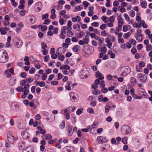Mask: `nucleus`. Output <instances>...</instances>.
Returning <instances> with one entry per match:
<instances>
[{"mask_svg": "<svg viewBox=\"0 0 152 152\" xmlns=\"http://www.w3.org/2000/svg\"><path fill=\"white\" fill-rule=\"evenodd\" d=\"M83 109V108H80L77 109L76 111V114L77 115H80L82 113Z\"/></svg>", "mask_w": 152, "mask_h": 152, "instance_id": "412c9836", "label": "nucleus"}, {"mask_svg": "<svg viewBox=\"0 0 152 152\" xmlns=\"http://www.w3.org/2000/svg\"><path fill=\"white\" fill-rule=\"evenodd\" d=\"M127 137H124L122 139V142L124 144H126L127 143Z\"/></svg>", "mask_w": 152, "mask_h": 152, "instance_id": "79ce46f5", "label": "nucleus"}, {"mask_svg": "<svg viewBox=\"0 0 152 152\" xmlns=\"http://www.w3.org/2000/svg\"><path fill=\"white\" fill-rule=\"evenodd\" d=\"M130 12V16L131 17H132V18L134 17L135 15V12L133 10H131Z\"/></svg>", "mask_w": 152, "mask_h": 152, "instance_id": "338daca9", "label": "nucleus"}, {"mask_svg": "<svg viewBox=\"0 0 152 152\" xmlns=\"http://www.w3.org/2000/svg\"><path fill=\"white\" fill-rule=\"evenodd\" d=\"M124 16L125 17V19L127 21H129L130 20V18L127 14H126V13L124 14Z\"/></svg>", "mask_w": 152, "mask_h": 152, "instance_id": "603ef678", "label": "nucleus"}, {"mask_svg": "<svg viewBox=\"0 0 152 152\" xmlns=\"http://www.w3.org/2000/svg\"><path fill=\"white\" fill-rule=\"evenodd\" d=\"M35 69L34 67H32L29 71V73L30 74H33L35 73Z\"/></svg>", "mask_w": 152, "mask_h": 152, "instance_id": "ea45409f", "label": "nucleus"}, {"mask_svg": "<svg viewBox=\"0 0 152 152\" xmlns=\"http://www.w3.org/2000/svg\"><path fill=\"white\" fill-rule=\"evenodd\" d=\"M74 94V92H71L69 94L71 99H72L75 100L76 99V97Z\"/></svg>", "mask_w": 152, "mask_h": 152, "instance_id": "4c0bfd02", "label": "nucleus"}, {"mask_svg": "<svg viewBox=\"0 0 152 152\" xmlns=\"http://www.w3.org/2000/svg\"><path fill=\"white\" fill-rule=\"evenodd\" d=\"M109 21L111 23H113L115 21V18L113 15L110 17L109 18Z\"/></svg>", "mask_w": 152, "mask_h": 152, "instance_id": "864d4df0", "label": "nucleus"}, {"mask_svg": "<svg viewBox=\"0 0 152 152\" xmlns=\"http://www.w3.org/2000/svg\"><path fill=\"white\" fill-rule=\"evenodd\" d=\"M65 58L64 56L63 55H62L61 56L60 55V56L58 57V59L60 60L63 61Z\"/></svg>", "mask_w": 152, "mask_h": 152, "instance_id": "4d7b16f0", "label": "nucleus"}, {"mask_svg": "<svg viewBox=\"0 0 152 152\" xmlns=\"http://www.w3.org/2000/svg\"><path fill=\"white\" fill-rule=\"evenodd\" d=\"M123 67L125 69L123 72L127 76L130 73L131 69L128 66H122L121 68H122Z\"/></svg>", "mask_w": 152, "mask_h": 152, "instance_id": "1a4fd4ad", "label": "nucleus"}, {"mask_svg": "<svg viewBox=\"0 0 152 152\" xmlns=\"http://www.w3.org/2000/svg\"><path fill=\"white\" fill-rule=\"evenodd\" d=\"M71 119L72 120V124H75L77 121L76 117H75L72 116L71 117Z\"/></svg>", "mask_w": 152, "mask_h": 152, "instance_id": "2f4dec72", "label": "nucleus"}, {"mask_svg": "<svg viewBox=\"0 0 152 152\" xmlns=\"http://www.w3.org/2000/svg\"><path fill=\"white\" fill-rule=\"evenodd\" d=\"M142 23H133V26L134 28H141L142 27Z\"/></svg>", "mask_w": 152, "mask_h": 152, "instance_id": "aec40b11", "label": "nucleus"}, {"mask_svg": "<svg viewBox=\"0 0 152 152\" xmlns=\"http://www.w3.org/2000/svg\"><path fill=\"white\" fill-rule=\"evenodd\" d=\"M67 36L69 37H72L73 34L72 32L70 30H68L67 31Z\"/></svg>", "mask_w": 152, "mask_h": 152, "instance_id": "09e8293b", "label": "nucleus"}, {"mask_svg": "<svg viewBox=\"0 0 152 152\" xmlns=\"http://www.w3.org/2000/svg\"><path fill=\"white\" fill-rule=\"evenodd\" d=\"M23 151H27V150H29L31 152H34V148L32 146H28L26 148H25V149H23Z\"/></svg>", "mask_w": 152, "mask_h": 152, "instance_id": "a211bd4d", "label": "nucleus"}, {"mask_svg": "<svg viewBox=\"0 0 152 152\" xmlns=\"http://www.w3.org/2000/svg\"><path fill=\"white\" fill-rule=\"evenodd\" d=\"M83 4L84 5L85 9H86L89 5L90 4L89 3L86 1H84L83 2Z\"/></svg>", "mask_w": 152, "mask_h": 152, "instance_id": "7c9ffc66", "label": "nucleus"}, {"mask_svg": "<svg viewBox=\"0 0 152 152\" xmlns=\"http://www.w3.org/2000/svg\"><path fill=\"white\" fill-rule=\"evenodd\" d=\"M20 76L24 78H25L26 77V73L25 72H22L21 73Z\"/></svg>", "mask_w": 152, "mask_h": 152, "instance_id": "3c124183", "label": "nucleus"}, {"mask_svg": "<svg viewBox=\"0 0 152 152\" xmlns=\"http://www.w3.org/2000/svg\"><path fill=\"white\" fill-rule=\"evenodd\" d=\"M131 51L133 54H134L137 52V50L136 48H133L131 49Z\"/></svg>", "mask_w": 152, "mask_h": 152, "instance_id": "69168bd1", "label": "nucleus"}, {"mask_svg": "<svg viewBox=\"0 0 152 152\" xmlns=\"http://www.w3.org/2000/svg\"><path fill=\"white\" fill-rule=\"evenodd\" d=\"M69 28L66 27V26H64L61 29V32H63V34H65L66 33V30H68Z\"/></svg>", "mask_w": 152, "mask_h": 152, "instance_id": "393cba45", "label": "nucleus"}, {"mask_svg": "<svg viewBox=\"0 0 152 152\" xmlns=\"http://www.w3.org/2000/svg\"><path fill=\"white\" fill-rule=\"evenodd\" d=\"M21 134L22 137L24 139H28L29 138V137L28 136H26L27 134L26 131L22 132Z\"/></svg>", "mask_w": 152, "mask_h": 152, "instance_id": "f3484780", "label": "nucleus"}, {"mask_svg": "<svg viewBox=\"0 0 152 152\" xmlns=\"http://www.w3.org/2000/svg\"><path fill=\"white\" fill-rule=\"evenodd\" d=\"M129 41L133 45H135L136 44V42L135 40L133 39H130Z\"/></svg>", "mask_w": 152, "mask_h": 152, "instance_id": "8fccbe9b", "label": "nucleus"}, {"mask_svg": "<svg viewBox=\"0 0 152 152\" xmlns=\"http://www.w3.org/2000/svg\"><path fill=\"white\" fill-rule=\"evenodd\" d=\"M56 151L55 150H53L50 148H46L44 150V152H56Z\"/></svg>", "mask_w": 152, "mask_h": 152, "instance_id": "473e14b6", "label": "nucleus"}, {"mask_svg": "<svg viewBox=\"0 0 152 152\" xmlns=\"http://www.w3.org/2000/svg\"><path fill=\"white\" fill-rule=\"evenodd\" d=\"M73 127V126L70 125H68L67 126V130L68 132V135L69 136H71L73 134V130L72 131Z\"/></svg>", "mask_w": 152, "mask_h": 152, "instance_id": "6e6552de", "label": "nucleus"}, {"mask_svg": "<svg viewBox=\"0 0 152 152\" xmlns=\"http://www.w3.org/2000/svg\"><path fill=\"white\" fill-rule=\"evenodd\" d=\"M73 28L74 29H77V31H79L80 29V26L78 24H74L73 26Z\"/></svg>", "mask_w": 152, "mask_h": 152, "instance_id": "cd10ccee", "label": "nucleus"}, {"mask_svg": "<svg viewBox=\"0 0 152 152\" xmlns=\"http://www.w3.org/2000/svg\"><path fill=\"white\" fill-rule=\"evenodd\" d=\"M123 21H119L118 22V28L117 29V30L118 31H121L122 30V26L123 24Z\"/></svg>", "mask_w": 152, "mask_h": 152, "instance_id": "dca6fc26", "label": "nucleus"}, {"mask_svg": "<svg viewBox=\"0 0 152 152\" xmlns=\"http://www.w3.org/2000/svg\"><path fill=\"white\" fill-rule=\"evenodd\" d=\"M104 39L103 37L100 38L99 39V42L98 43V45L100 46H101L102 45L103 42L104 41Z\"/></svg>", "mask_w": 152, "mask_h": 152, "instance_id": "72a5a7b5", "label": "nucleus"}, {"mask_svg": "<svg viewBox=\"0 0 152 152\" xmlns=\"http://www.w3.org/2000/svg\"><path fill=\"white\" fill-rule=\"evenodd\" d=\"M3 11V14H6L8 12V10L7 7H4L1 9Z\"/></svg>", "mask_w": 152, "mask_h": 152, "instance_id": "c9c22d12", "label": "nucleus"}, {"mask_svg": "<svg viewBox=\"0 0 152 152\" xmlns=\"http://www.w3.org/2000/svg\"><path fill=\"white\" fill-rule=\"evenodd\" d=\"M91 25L95 27H97L99 26V22H94L91 24Z\"/></svg>", "mask_w": 152, "mask_h": 152, "instance_id": "de8ad7c7", "label": "nucleus"}, {"mask_svg": "<svg viewBox=\"0 0 152 152\" xmlns=\"http://www.w3.org/2000/svg\"><path fill=\"white\" fill-rule=\"evenodd\" d=\"M93 92V94L94 95H98L99 94H101V93H100V92L99 90L98 89H96L94 91L93 90L92 91Z\"/></svg>", "mask_w": 152, "mask_h": 152, "instance_id": "e433bc0d", "label": "nucleus"}, {"mask_svg": "<svg viewBox=\"0 0 152 152\" xmlns=\"http://www.w3.org/2000/svg\"><path fill=\"white\" fill-rule=\"evenodd\" d=\"M0 32L2 35H5L7 33V31L4 29L3 27L0 28Z\"/></svg>", "mask_w": 152, "mask_h": 152, "instance_id": "c85d7f7f", "label": "nucleus"}, {"mask_svg": "<svg viewBox=\"0 0 152 152\" xmlns=\"http://www.w3.org/2000/svg\"><path fill=\"white\" fill-rule=\"evenodd\" d=\"M122 133L124 135H127L130 134L131 132V129L129 126L126 125L123 126L121 129Z\"/></svg>", "mask_w": 152, "mask_h": 152, "instance_id": "f03ea898", "label": "nucleus"}, {"mask_svg": "<svg viewBox=\"0 0 152 152\" xmlns=\"http://www.w3.org/2000/svg\"><path fill=\"white\" fill-rule=\"evenodd\" d=\"M23 44V42L18 38H16L14 39V45L17 48H20Z\"/></svg>", "mask_w": 152, "mask_h": 152, "instance_id": "7ed1b4c3", "label": "nucleus"}, {"mask_svg": "<svg viewBox=\"0 0 152 152\" xmlns=\"http://www.w3.org/2000/svg\"><path fill=\"white\" fill-rule=\"evenodd\" d=\"M62 151L63 152H74L75 149L72 146H69L64 147Z\"/></svg>", "mask_w": 152, "mask_h": 152, "instance_id": "423d86ee", "label": "nucleus"}, {"mask_svg": "<svg viewBox=\"0 0 152 152\" xmlns=\"http://www.w3.org/2000/svg\"><path fill=\"white\" fill-rule=\"evenodd\" d=\"M11 108L12 110L15 111L19 109V106L16 102H13L11 104Z\"/></svg>", "mask_w": 152, "mask_h": 152, "instance_id": "9d476101", "label": "nucleus"}, {"mask_svg": "<svg viewBox=\"0 0 152 152\" xmlns=\"http://www.w3.org/2000/svg\"><path fill=\"white\" fill-rule=\"evenodd\" d=\"M52 136L50 134H46L45 135V138L46 140H50L52 139Z\"/></svg>", "mask_w": 152, "mask_h": 152, "instance_id": "b1692460", "label": "nucleus"}, {"mask_svg": "<svg viewBox=\"0 0 152 152\" xmlns=\"http://www.w3.org/2000/svg\"><path fill=\"white\" fill-rule=\"evenodd\" d=\"M131 34L130 32H127L126 33H125L124 35V38L127 39H128V37H130Z\"/></svg>", "mask_w": 152, "mask_h": 152, "instance_id": "58836bf2", "label": "nucleus"}, {"mask_svg": "<svg viewBox=\"0 0 152 152\" xmlns=\"http://www.w3.org/2000/svg\"><path fill=\"white\" fill-rule=\"evenodd\" d=\"M12 134V133L10 131H9L7 134V140L10 144H12L14 142V137Z\"/></svg>", "mask_w": 152, "mask_h": 152, "instance_id": "39448f33", "label": "nucleus"}, {"mask_svg": "<svg viewBox=\"0 0 152 152\" xmlns=\"http://www.w3.org/2000/svg\"><path fill=\"white\" fill-rule=\"evenodd\" d=\"M137 49L138 50H140L143 48L142 45L141 44H138L137 46Z\"/></svg>", "mask_w": 152, "mask_h": 152, "instance_id": "052dcab7", "label": "nucleus"}, {"mask_svg": "<svg viewBox=\"0 0 152 152\" xmlns=\"http://www.w3.org/2000/svg\"><path fill=\"white\" fill-rule=\"evenodd\" d=\"M16 82V79L13 77L11 78L9 80V84L11 86H13L15 85Z\"/></svg>", "mask_w": 152, "mask_h": 152, "instance_id": "ddd939ff", "label": "nucleus"}, {"mask_svg": "<svg viewBox=\"0 0 152 152\" xmlns=\"http://www.w3.org/2000/svg\"><path fill=\"white\" fill-rule=\"evenodd\" d=\"M29 18V20L30 22V23L31 24H34L36 21V18L35 17L34 15L29 16H28Z\"/></svg>", "mask_w": 152, "mask_h": 152, "instance_id": "9b49d317", "label": "nucleus"}, {"mask_svg": "<svg viewBox=\"0 0 152 152\" xmlns=\"http://www.w3.org/2000/svg\"><path fill=\"white\" fill-rule=\"evenodd\" d=\"M80 47L79 45H76L72 48V50L75 52H77L78 50V48Z\"/></svg>", "mask_w": 152, "mask_h": 152, "instance_id": "4be33fe9", "label": "nucleus"}, {"mask_svg": "<svg viewBox=\"0 0 152 152\" xmlns=\"http://www.w3.org/2000/svg\"><path fill=\"white\" fill-rule=\"evenodd\" d=\"M134 90L133 88H132L130 89V94L132 95V96L133 97H134V96H136V95L134 94Z\"/></svg>", "mask_w": 152, "mask_h": 152, "instance_id": "6e6d98bb", "label": "nucleus"}, {"mask_svg": "<svg viewBox=\"0 0 152 152\" xmlns=\"http://www.w3.org/2000/svg\"><path fill=\"white\" fill-rule=\"evenodd\" d=\"M111 142L112 144H115L116 145H117L119 143V142H116V140L114 138H113L111 139Z\"/></svg>", "mask_w": 152, "mask_h": 152, "instance_id": "bb28decb", "label": "nucleus"}, {"mask_svg": "<svg viewBox=\"0 0 152 152\" xmlns=\"http://www.w3.org/2000/svg\"><path fill=\"white\" fill-rule=\"evenodd\" d=\"M107 51V48L105 46H104L102 48H101V50H100V52L103 53L104 54H105L106 53Z\"/></svg>", "mask_w": 152, "mask_h": 152, "instance_id": "c756f323", "label": "nucleus"}, {"mask_svg": "<svg viewBox=\"0 0 152 152\" xmlns=\"http://www.w3.org/2000/svg\"><path fill=\"white\" fill-rule=\"evenodd\" d=\"M102 75V73L98 71L96 72V77L98 79V77H100Z\"/></svg>", "mask_w": 152, "mask_h": 152, "instance_id": "0e129e2a", "label": "nucleus"}, {"mask_svg": "<svg viewBox=\"0 0 152 152\" xmlns=\"http://www.w3.org/2000/svg\"><path fill=\"white\" fill-rule=\"evenodd\" d=\"M129 27L130 28L131 27V26L130 25H124V26L123 27V31L125 32L127 31L128 30V28Z\"/></svg>", "mask_w": 152, "mask_h": 152, "instance_id": "5701e85b", "label": "nucleus"}, {"mask_svg": "<svg viewBox=\"0 0 152 152\" xmlns=\"http://www.w3.org/2000/svg\"><path fill=\"white\" fill-rule=\"evenodd\" d=\"M58 77L57 78V80H59L61 79L63 77L64 75L61 73H58Z\"/></svg>", "mask_w": 152, "mask_h": 152, "instance_id": "49530a36", "label": "nucleus"}, {"mask_svg": "<svg viewBox=\"0 0 152 152\" xmlns=\"http://www.w3.org/2000/svg\"><path fill=\"white\" fill-rule=\"evenodd\" d=\"M137 77L139 79L140 82L142 83H145L147 78V77L146 75L141 73L138 74Z\"/></svg>", "mask_w": 152, "mask_h": 152, "instance_id": "20e7f679", "label": "nucleus"}, {"mask_svg": "<svg viewBox=\"0 0 152 152\" xmlns=\"http://www.w3.org/2000/svg\"><path fill=\"white\" fill-rule=\"evenodd\" d=\"M75 107L70 106L64 110V113H66L68 112H69V113L73 112L75 111Z\"/></svg>", "mask_w": 152, "mask_h": 152, "instance_id": "f8f14e48", "label": "nucleus"}, {"mask_svg": "<svg viewBox=\"0 0 152 152\" xmlns=\"http://www.w3.org/2000/svg\"><path fill=\"white\" fill-rule=\"evenodd\" d=\"M102 144L107 142L108 141V140L106 137H104L102 136Z\"/></svg>", "mask_w": 152, "mask_h": 152, "instance_id": "a18cd8bd", "label": "nucleus"}, {"mask_svg": "<svg viewBox=\"0 0 152 152\" xmlns=\"http://www.w3.org/2000/svg\"><path fill=\"white\" fill-rule=\"evenodd\" d=\"M47 29V26L45 25L42 26L41 28V31H42L44 32Z\"/></svg>", "mask_w": 152, "mask_h": 152, "instance_id": "13d9d810", "label": "nucleus"}, {"mask_svg": "<svg viewBox=\"0 0 152 152\" xmlns=\"http://www.w3.org/2000/svg\"><path fill=\"white\" fill-rule=\"evenodd\" d=\"M36 6L37 7V8H35V10L37 12H39L42 9V2L40 1L37 2L36 5Z\"/></svg>", "mask_w": 152, "mask_h": 152, "instance_id": "0eeeda50", "label": "nucleus"}, {"mask_svg": "<svg viewBox=\"0 0 152 152\" xmlns=\"http://www.w3.org/2000/svg\"><path fill=\"white\" fill-rule=\"evenodd\" d=\"M65 126V121L63 120L62 121L61 124L59 126L60 129H64Z\"/></svg>", "mask_w": 152, "mask_h": 152, "instance_id": "a878e982", "label": "nucleus"}, {"mask_svg": "<svg viewBox=\"0 0 152 152\" xmlns=\"http://www.w3.org/2000/svg\"><path fill=\"white\" fill-rule=\"evenodd\" d=\"M9 57L6 50L2 49L0 50V62L5 63L8 60Z\"/></svg>", "mask_w": 152, "mask_h": 152, "instance_id": "f257e3e1", "label": "nucleus"}, {"mask_svg": "<svg viewBox=\"0 0 152 152\" xmlns=\"http://www.w3.org/2000/svg\"><path fill=\"white\" fill-rule=\"evenodd\" d=\"M102 136H99L97 137V140L99 142V143L102 144Z\"/></svg>", "mask_w": 152, "mask_h": 152, "instance_id": "5fc2aeb1", "label": "nucleus"}, {"mask_svg": "<svg viewBox=\"0 0 152 152\" xmlns=\"http://www.w3.org/2000/svg\"><path fill=\"white\" fill-rule=\"evenodd\" d=\"M50 59V56L49 55L45 56L44 58V60L45 62H46L48 61Z\"/></svg>", "mask_w": 152, "mask_h": 152, "instance_id": "680f3d73", "label": "nucleus"}, {"mask_svg": "<svg viewBox=\"0 0 152 152\" xmlns=\"http://www.w3.org/2000/svg\"><path fill=\"white\" fill-rule=\"evenodd\" d=\"M110 109V105H106L105 107V112L106 113H108Z\"/></svg>", "mask_w": 152, "mask_h": 152, "instance_id": "f704fd0d", "label": "nucleus"}, {"mask_svg": "<svg viewBox=\"0 0 152 152\" xmlns=\"http://www.w3.org/2000/svg\"><path fill=\"white\" fill-rule=\"evenodd\" d=\"M87 112L91 114H93L94 113V111L92 108L89 107L87 109Z\"/></svg>", "mask_w": 152, "mask_h": 152, "instance_id": "c03bdc74", "label": "nucleus"}, {"mask_svg": "<svg viewBox=\"0 0 152 152\" xmlns=\"http://www.w3.org/2000/svg\"><path fill=\"white\" fill-rule=\"evenodd\" d=\"M147 141L149 143L152 142V133L149 134L147 136Z\"/></svg>", "mask_w": 152, "mask_h": 152, "instance_id": "4468645a", "label": "nucleus"}, {"mask_svg": "<svg viewBox=\"0 0 152 152\" xmlns=\"http://www.w3.org/2000/svg\"><path fill=\"white\" fill-rule=\"evenodd\" d=\"M136 71L139 72H141L142 71V69L141 68V67H140L139 66L138 67V66H136Z\"/></svg>", "mask_w": 152, "mask_h": 152, "instance_id": "37998d69", "label": "nucleus"}, {"mask_svg": "<svg viewBox=\"0 0 152 152\" xmlns=\"http://www.w3.org/2000/svg\"><path fill=\"white\" fill-rule=\"evenodd\" d=\"M147 3L145 1H143L140 2V6L143 8H145L146 7Z\"/></svg>", "mask_w": 152, "mask_h": 152, "instance_id": "6ab92c4d", "label": "nucleus"}, {"mask_svg": "<svg viewBox=\"0 0 152 152\" xmlns=\"http://www.w3.org/2000/svg\"><path fill=\"white\" fill-rule=\"evenodd\" d=\"M25 142H20L18 144L19 149L20 150H22L25 147Z\"/></svg>", "mask_w": 152, "mask_h": 152, "instance_id": "2eb2a0df", "label": "nucleus"}, {"mask_svg": "<svg viewBox=\"0 0 152 152\" xmlns=\"http://www.w3.org/2000/svg\"><path fill=\"white\" fill-rule=\"evenodd\" d=\"M136 79L134 77H131L130 79V82L131 83L133 84L134 83V84L136 83Z\"/></svg>", "mask_w": 152, "mask_h": 152, "instance_id": "a19ab883", "label": "nucleus"}, {"mask_svg": "<svg viewBox=\"0 0 152 152\" xmlns=\"http://www.w3.org/2000/svg\"><path fill=\"white\" fill-rule=\"evenodd\" d=\"M152 46L151 45H149L146 46V50L147 51H149L151 50Z\"/></svg>", "mask_w": 152, "mask_h": 152, "instance_id": "e2e57ef3", "label": "nucleus"}, {"mask_svg": "<svg viewBox=\"0 0 152 152\" xmlns=\"http://www.w3.org/2000/svg\"><path fill=\"white\" fill-rule=\"evenodd\" d=\"M148 93L150 95H151V97L149 98V100L150 101H152V91H148Z\"/></svg>", "mask_w": 152, "mask_h": 152, "instance_id": "774afa93", "label": "nucleus"}, {"mask_svg": "<svg viewBox=\"0 0 152 152\" xmlns=\"http://www.w3.org/2000/svg\"><path fill=\"white\" fill-rule=\"evenodd\" d=\"M48 14L46 13L42 15V20L48 18Z\"/></svg>", "mask_w": 152, "mask_h": 152, "instance_id": "bf43d9fd", "label": "nucleus"}]
</instances>
